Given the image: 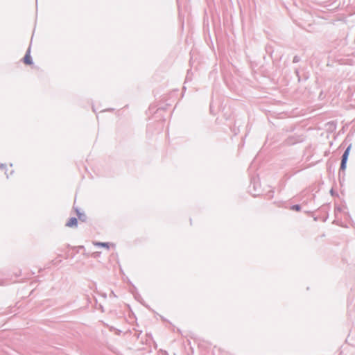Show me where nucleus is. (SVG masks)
<instances>
[{
	"instance_id": "nucleus-1",
	"label": "nucleus",
	"mask_w": 355,
	"mask_h": 355,
	"mask_svg": "<svg viewBox=\"0 0 355 355\" xmlns=\"http://www.w3.org/2000/svg\"><path fill=\"white\" fill-rule=\"evenodd\" d=\"M350 148H351V145H349L346 148V150H345L344 153L342 155V159H341V163H340V171H344L345 170V168H346L347 162V159H348V156H349V154Z\"/></svg>"
},
{
	"instance_id": "nucleus-2",
	"label": "nucleus",
	"mask_w": 355,
	"mask_h": 355,
	"mask_svg": "<svg viewBox=\"0 0 355 355\" xmlns=\"http://www.w3.org/2000/svg\"><path fill=\"white\" fill-rule=\"evenodd\" d=\"M24 62L26 64H31L33 63L32 58L30 55V48L28 49L26 55L24 57Z\"/></svg>"
},
{
	"instance_id": "nucleus-3",
	"label": "nucleus",
	"mask_w": 355,
	"mask_h": 355,
	"mask_svg": "<svg viewBox=\"0 0 355 355\" xmlns=\"http://www.w3.org/2000/svg\"><path fill=\"white\" fill-rule=\"evenodd\" d=\"M78 220L77 218L72 217L71 218L69 221L66 223V226L69 227H72L74 226H77Z\"/></svg>"
},
{
	"instance_id": "nucleus-4",
	"label": "nucleus",
	"mask_w": 355,
	"mask_h": 355,
	"mask_svg": "<svg viewBox=\"0 0 355 355\" xmlns=\"http://www.w3.org/2000/svg\"><path fill=\"white\" fill-rule=\"evenodd\" d=\"M78 218L81 221H85L87 219V216L84 213H81L78 209H76Z\"/></svg>"
},
{
	"instance_id": "nucleus-5",
	"label": "nucleus",
	"mask_w": 355,
	"mask_h": 355,
	"mask_svg": "<svg viewBox=\"0 0 355 355\" xmlns=\"http://www.w3.org/2000/svg\"><path fill=\"white\" fill-rule=\"evenodd\" d=\"M96 245H98V246L106 247L107 248H109V243H101V242H98V243H96Z\"/></svg>"
},
{
	"instance_id": "nucleus-6",
	"label": "nucleus",
	"mask_w": 355,
	"mask_h": 355,
	"mask_svg": "<svg viewBox=\"0 0 355 355\" xmlns=\"http://www.w3.org/2000/svg\"><path fill=\"white\" fill-rule=\"evenodd\" d=\"M300 209H301V207L299 205H295L292 207V209H293V210L300 211Z\"/></svg>"
},
{
	"instance_id": "nucleus-7",
	"label": "nucleus",
	"mask_w": 355,
	"mask_h": 355,
	"mask_svg": "<svg viewBox=\"0 0 355 355\" xmlns=\"http://www.w3.org/2000/svg\"><path fill=\"white\" fill-rule=\"evenodd\" d=\"M299 61V58L297 56H295L293 58V62H297Z\"/></svg>"
},
{
	"instance_id": "nucleus-8",
	"label": "nucleus",
	"mask_w": 355,
	"mask_h": 355,
	"mask_svg": "<svg viewBox=\"0 0 355 355\" xmlns=\"http://www.w3.org/2000/svg\"><path fill=\"white\" fill-rule=\"evenodd\" d=\"M5 167H6V165H5V164H0V168H1V169H3Z\"/></svg>"
}]
</instances>
